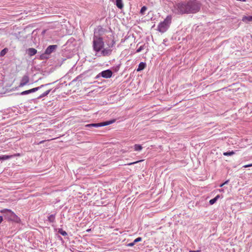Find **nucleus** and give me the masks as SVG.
Wrapping results in <instances>:
<instances>
[{"label":"nucleus","instance_id":"nucleus-1","mask_svg":"<svg viewBox=\"0 0 252 252\" xmlns=\"http://www.w3.org/2000/svg\"><path fill=\"white\" fill-rule=\"evenodd\" d=\"M200 9V3L196 0L181 1L174 5L173 11L176 14H194Z\"/></svg>","mask_w":252,"mask_h":252},{"label":"nucleus","instance_id":"nucleus-2","mask_svg":"<svg viewBox=\"0 0 252 252\" xmlns=\"http://www.w3.org/2000/svg\"><path fill=\"white\" fill-rule=\"evenodd\" d=\"M115 41L113 39L110 43H107L108 47L104 48V42L102 37L94 34L93 37V50L95 52L96 55L100 54L99 56H109L112 52L111 48L114 47Z\"/></svg>","mask_w":252,"mask_h":252},{"label":"nucleus","instance_id":"nucleus-3","mask_svg":"<svg viewBox=\"0 0 252 252\" xmlns=\"http://www.w3.org/2000/svg\"><path fill=\"white\" fill-rule=\"evenodd\" d=\"M172 19V17L171 15H168L164 20L160 22L158 25V31L162 33L166 32L171 23Z\"/></svg>","mask_w":252,"mask_h":252},{"label":"nucleus","instance_id":"nucleus-4","mask_svg":"<svg viewBox=\"0 0 252 252\" xmlns=\"http://www.w3.org/2000/svg\"><path fill=\"white\" fill-rule=\"evenodd\" d=\"M2 214H5V218L9 221H13L18 222L20 218L11 210L4 209L0 211Z\"/></svg>","mask_w":252,"mask_h":252},{"label":"nucleus","instance_id":"nucleus-5","mask_svg":"<svg viewBox=\"0 0 252 252\" xmlns=\"http://www.w3.org/2000/svg\"><path fill=\"white\" fill-rule=\"evenodd\" d=\"M115 121L114 120L112 121H106L103 123H97V124H88L85 126L86 127H99L102 126H105L109 125H110L113 123Z\"/></svg>","mask_w":252,"mask_h":252},{"label":"nucleus","instance_id":"nucleus-6","mask_svg":"<svg viewBox=\"0 0 252 252\" xmlns=\"http://www.w3.org/2000/svg\"><path fill=\"white\" fill-rule=\"evenodd\" d=\"M44 86V85H42L39 87H36V88L29 90L23 91L21 93V94L25 95V94H29L31 93L35 92L38 91L40 88H41L42 87H43Z\"/></svg>","mask_w":252,"mask_h":252},{"label":"nucleus","instance_id":"nucleus-7","mask_svg":"<svg viewBox=\"0 0 252 252\" xmlns=\"http://www.w3.org/2000/svg\"><path fill=\"white\" fill-rule=\"evenodd\" d=\"M29 80L30 79L29 76L28 75H24L21 80L19 87H22L25 86L29 82Z\"/></svg>","mask_w":252,"mask_h":252},{"label":"nucleus","instance_id":"nucleus-8","mask_svg":"<svg viewBox=\"0 0 252 252\" xmlns=\"http://www.w3.org/2000/svg\"><path fill=\"white\" fill-rule=\"evenodd\" d=\"M101 75L105 78H109L112 75V72L109 69L103 71L101 72Z\"/></svg>","mask_w":252,"mask_h":252},{"label":"nucleus","instance_id":"nucleus-9","mask_svg":"<svg viewBox=\"0 0 252 252\" xmlns=\"http://www.w3.org/2000/svg\"><path fill=\"white\" fill-rule=\"evenodd\" d=\"M56 45H50L45 50V54H50L56 48Z\"/></svg>","mask_w":252,"mask_h":252},{"label":"nucleus","instance_id":"nucleus-10","mask_svg":"<svg viewBox=\"0 0 252 252\" xmlns=\"http://www.w3.org/2000/svg\"><path fill=\"white\" fill-rule=\"evenodd\" d=\"M16 156H20V154H15L14 155H9V156H7V155H3L2 156H0V159H2V160H6V159H9L13 157H16Z\"/></svg>","mask_w":252,"mask_h":252},{"label":"nucleus","instance_id":"nucleus-11","mask_svg":"<svg viewBox=\"0 0 252 252\" xmlns=\"http://www.w3.org/2000/svg\"><path fill=\"white\" fill-rule=\"evenodd\" d=\"M242 20L245 23L252 21V16H244L242 17Z\"/></svg>","mask_w":252,"mask_h":252},{"label":"nucleus","instance_id":"nucleus-12","mask_svg":"<svg viewBox=\"0 0 252 252\" xmlns=\"http://www.w3.org/2000/svg\"><path fill=\"white\" fill-rule=\"evenodd\" d=\"M36 53H37V50L36 49H35L34 48H29L28 49V54L30 56L34 55L35 54H36Z\"/></svg>","mask_w":252,"mask_h":252},{"label":"nucleus","instance_id":"nucleus-13","mask_svg":"<svg viewBox=\"0 0 252 252\" xmlns=\"http://www.w3.org/2000/svg\"><path fill=\"white\" fill-rule=\"evenodd\" d=\"M146 67V64L143 62L140 63L139 64L138 67L137 69V71H140L143 69H144Z\"/></svg>","mask_w":252,"mask_h":252},{"label":"nucleus","instance_id":"nucleus-14","mask_svg":"<svg viewBox=\"0 0 252 252\" xmlns=\"http://www.w3.org/2000/svg\"><path fill=\"white\" fill-rule=\"evenodd\" d=\"M116 5L120 9L123 8L124 5L122 0H116Z\"/></svg>","mask_w":252,"mask_h":252},{"label":"nucleus","instance_id":"nucleus-15","mask_svg":"<svg viewBox=\"0 0 252 252\" xmlns=\"http://www.w3.org/2000/svg\"><path fill=\"white\" fill-rule=\"evenodd\" d=\"M134 149L135 151H140L142 149V147L141 145L139 144H135L134 145Z\"/></svg>","mask_w":252,"mask_h":252},{"label":"nucleus","instance_id":"nucleus-16","mask_svg":"<svg viewBox=\"0 0 252 252\" xmlns=\"http://www.w3.org/2000/svg\"><path fill=\"white\" fill-rule=\"evenodd\" d=\"M219 197H220L219 195H218L214 198L211 199L209 201L210 204L211 205H213V204H214Z\"/></svg>","mask_w":252,"mask_h":252},{"label":"nucleus","instance_id":"nucleus-17","mask_svg":"<svg viewBox=\"0 0 252 252\" xmlns=\"http://www.w3.org/2000/svg\"><path fill=\"white\" fill-rule=\"evenodd\" d=\"M55 216L54 215H51L50 216H49V217L48 218V220L51 222H53L55 221Z\"/></svg>","mask_w":252,"mask_h":252},{"label":"nucleus","instance_id":"nucleus-18","mask_svg":"<svg viewBox=\"0 0 252 252\" xmlns=\"http://www.w3.org/2000/svg\"><path fill=\"white\" fill-rule=\"evenodd\" d=\"M8 51V49L7 48H4L3 49V50H2L0 53V57H3L4 56L6 53Z\"/></svg>","mask_w":252,"mask_h":252},{"label":"nucleus","instance_id":"nucleus-19","mask_svg":"<svg viewBox=\"0 0 252 252\" xmlns=\"http://www.w3.org/2000/svg\"><path fill=\"white\" fill-rule=\"evenodd\" d=\"M235 154V152L233 151L231 152H227L223 153V155L225 156H232Z\"/></svg>","mask_w":252,"mask_h":252},{"label":"nucleus","instance_id":"nucleus-20","mask_svg":"<svg viewBox=\"0 0 252 252\" xmlns=\"http://www.w3.org/2000/svg\"><path fill=\"white\" fill-rule=\"evenodd\" d=\"M51 91V90H47V91H46L45 92H44V93H43L39 97H44L46 95H47Z\"/></svg>","mask_w":252,"mask_h":252},{"label":"nucleus","instance_id":"nucleus-21","mask_svg":"<svg viewBox=\"0 0 252 252\" xmlns=\"http://www.w3.org/2000/svg\"><path fill=\"white\" fill-rule=\"evenodd\" d=\"M97 30L100 34H102L103 33H104L105 31V30L102 27H98L97 28Z\"/></svg>","mask_w":252,"mask_h":252},{"label":"nucleus","instance_id":"nucleus-22","mask_svg":"<svg viewBox=\"0 0 252 252\" xmlns=\"http://www.w3.org/2000/svg\"><path fill=\"white\" fill-rule=\"evenodd\" d=\"M147 9V8L146 6H143L140 10V13L142 15L144 14V13Z\"/></svg>","mask_w":252,"mask_h":252},{"label":"nucleus","instance_id":"nucleus-23","mask_svg":"<svg viewBox=\"0 0 252 252\" xmlns=\"http://www.w3.org/2000/svg\"><path fill=\"white\" fill-rule=\"evenodd\" d=\"M58 232L63 236L67 235V233L65 231L63 230L62 229H60Z\"/></svg>","mask_w":252,"mask_h":252},{"label":"nucleus","instance_id":"nucleus-24","mask_svg":"<svg viewBox=\"0 0 252 252\" xmlns=\"http://www.w3.org/2000/svg\"><path fill=\"white\" fill-rule=\"evenodd\" d=\"M145 45H143L142 46H141L137 50L136 52L139 53L141 52L142 50H143L145 48Z\"/></svg>","mask_w":252,"mask_h":252},{"label":"nucleus","instance_id":"nucleus-25","mask_svg":"<svg viewBox=\"0 0 252 252\" xmlns=\"http://www.w3.org/2000/svg\"><path fill=\"white\" fill-rule=\"evenodd\" d=\"M143 160H138V161H135V162H130V163H128L127 164V165H132V164H135V163H137L139 162H141V161H142Z\"/></svg>","mask_w":252,"mask_h":252},{"label":"nucleus","instance_id":"nucleus-26","mask_svg":"<svg viewBox=\"0 0 252 252\" xmlns=\"http://www.w3.org/2000/svg\"><path fill=\"white\" fill-rule=\"evenodd\" d=\"M142 240V238L141 237H138L134 240V243H136L137 242H140Z\"/></svg>","mask_w":252,"mask_h":252},{"label":"nucleus","instance_id":"nucleus-27","mask_svg":"<svg viewBox=\"0 0 252 252\" xmlns=\"http://www.w3.org/2000/svg\"><path fill=\"white\" fill-rule=\"evenodd\" d=\"M135 243H134V241L132 243H128L127 246L128 247H132L134 246Z\"/></svg>","mask_w":252,"mask_h":252},{"label":"nucleus","instance_id":"nucleus-28","mask_svg":"<svg viewBox=\"0 0 252 252\" xmlns=\"http://www.w3.org/2000/svg\"><path fill=\"white\" fill-rule=\"evenodd\" d=\"M252 163L244 165L243 167L246 168V167H252Z\"/></svg>","mask_w":252,"mask_h":252},{"label":"nucleus","instance_id":"nucleus-29","mask_svg":"<svg viewBox=\"0 0 252 252\" xmlns=\"http://www.w3.org/2000/svg\"><path fill=\"white\" fill-rule=\"evenodd\" d=\"M3 221V218L2 216H0V223Z\"/></svg>","mask_w":252,"mask_h":252},{"label":"nucleus","instance_id":"nucleus-30","mask_svg":"<svg viewBox=\"0 0 252 252\" xmlns=\"http://www.w3.org/2000/svg\"><path fill=\"white\" fill-rule=\"evenodd\" d=\"M45 141V140H42V141H41L40 142H39V143L38 144H42V143H43Z\"/></svg>","mask_w":252,"mask_h":252},{"label":"nucleus","instance_id":"nucleus-31","mask_svg":"<svg viewBox=\"0 0 252 252\" xmlns=\"http://www.w3.org/2000/svg\"><path fill=\"white\" fill-rule=\"evenodd\" d=\"M224 185H225V183H223L220 185V187H222Z\"/></svg>","mask_w":252,"mask_h":252},{"label":"nucleus","instance_id":"nucleus-32","mask_svg":"<svg viewBox=\"0 0 252 252\" xmlns=\"http://www.w3.org/2000/svg\"><path fill=\"white\" fill-rule=\"evenodd\" d=\"M189 252H196V251H190Z\"/></svg>","mask_w":252,"mask_h":252},{"label":"nucleus","instance_id":"nucleus-33","mask_svg":"<svg viewBox=\"0 0 252 252\" xmlns=\"http://www.w3.org/2000/svg\"><path fill=\"white\" fill-rule=\"evenodd\" d=\"M227 182H228V181H226V182H224V183H225V184H226Z\"/></svg>","mask_w":252,"mask_h":252},{"label":"nucleus","instance_id":"nucleus-34","mask_svg":"<svg viewBox=\"0 0 252 252\" xmlns=\"http://www.w3.org/2000/svg\"><path fill=\"white\" fill-rule=\"evenodd\" d=\"M90 231V229H88L87 230V231Z\"/></svg>","mask_w":252,"mask_h":252}]
</instances>
